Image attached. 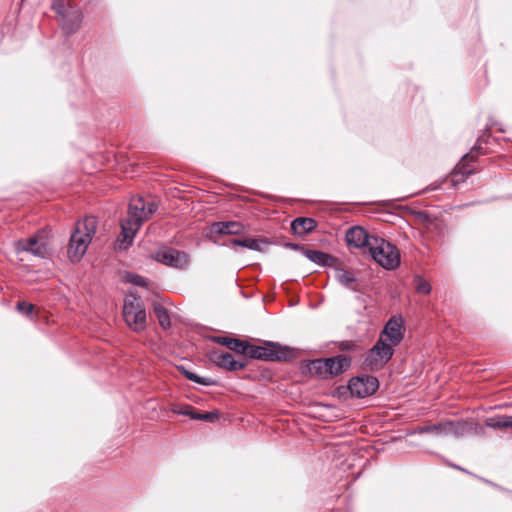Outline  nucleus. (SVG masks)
<instances>
[{
    "instance_id": "1",
    "label": "nucleus",
    "mask_w": 512,
    "mask_h": 512,
    "mask_svg": "<svg viewBox=\"0 0 512 512\" xmlns=\"http://www.w3.org/2000/svg\"><path fill=\"white\" fill-rule=\"evenodd\" d=\"M96 231L94 218H86L83 223L78 222L70 235L67 255L71 262H79L86 253Z\"/></svg>"
},
{
    "instance_id": "2",
    "label": "nucleus",
    "mask_w": 512,
    "mask_h": 512,
    "mask_svg": "<svg viewBox=\"0 0 512 512\" xmlns=\"http://www.w3.org/2000/svg\"><path fill=\"white\" fill-rule=\"evenodd\" d=\"M123 318L127 326L134 332H143L147 327V315L142 298L130 293L124 299Z\"/></svg>"
},
{
    "instance_id": "3",
    "label": "nucleus",
    "mask_w": 512,
    "mask_h": 512,
    "mask_svg": "<svg viewBox=\"0 0 512 512\" xmlns=\"http://www.w3.org/2000/svg\"><path fill=\"white\" fill-rule=\"evenodd\" d=\"M372 259L386 270H395L400 265V254L391 242L375 236L368 250Z\"/></svg>"
},
{
    "instance_id": "4",
    "label": "nucleus",
    "mask_w": 512,
    "mask_h": 512,
    "mask_svg": "<svg viewBox=\"0 0 512 512\" xmlns=\"http://www.w3.org/2000/svg\"><path fill=\"white\" fill-rule=\"evenodd\" d=\"M396 346L378 337L363 360V368L369 371H379L393 358Z\"/></svg>"
},
{
    "instance_id": "5",
    "label": "nucleus",
    "mask_w": 512,
    "mask_h": 512,
    "mask_svg": "<svg viewBox=\"0 0 512 512\" xmlns=\"http://www.w3.org/2000/svg\"><path fill=\"white\" fill-rule=\"evenodd\" d=\"M379 380L373 375H358L352 377L346 387H339L338 392L341 394L342 390L347 389L352 397L365 398L374 395L379 389Z\"/></svg>"
},
{
    "instance_id": "6",
    "label": "nucleus",
    "mask_w": 512,
    "mask_h": 512,
    "mask_svg": "<svg viewBox=\"0 0 512 512\" xmlns=\"http://www.w3.org/2000/svg\"><path fill=\"white\" fill-rule=\"evenodd\" d=\"M467 423L460 421L438 422L430 425L419 426L414 430L416 434L433 433L436 436L453 435L455 437L463 436L467 431Z\"/></svg>"
},
{
    "instance_id": "7",
    "label": "nucleus",
    "mask_w": 512,
    "mask_h": 512,
    "mask_svg": "<svg viewBox=\"0 0 512 512\" xmlns=\"http://www.w3.org/2000/svg\"><path fill=\"white\" fill-rule=\"evenodd\" d=\"M154 259L166 266L185 270L190 264V256L185 251L173 247H160L154 254Z\"/></svg>"
},
{
    "instance_id": "8",
    "label": "nucleus",
    "mask_w": 512,
    "mask_h": 512,
    "mask_svg": "<svg viewBox=\"0 0 512 512\" xmlns=\"http://www.w3.org/2000/svg\"><path fill=\"white\" fill-rule=\"evenodd\" d=\"M262 349L263 361L267 362H291L295 357L291 347L274 341L263 340Z\"/></svg>"
},
{
    "instance_id": "9",
    "label": "nucleus",
    "mask_w": 512,
    "mask_h": 512,
    "mask_svg": "<svg viewBox=\"0 0 512 512\" xmlns=\"http://www.w3.org/2000/svg\"><path fill=\"white\" fill-rule=\"evenodd\" d=\"M210 360L219 368L229 372H236L247 367L246 361L236 360L231 353L221 350H213L210 352Z\"/></svg>"
},
{
    "instance_id": "10",
    "label": "nucleus",
    "mask_w": 512,
    "mask_h": 512,
    "mask_svg": "<svg viewBox=\"0 0 512 512\" xmlns=\"http://www.w3.org/2000/svg\"><path fill=\"white\" fill-rule=\"evenodd\" d=\"M404 332L405 328L403 326L402 318L392 316L384 325L379 337L395 346H398L404 338Z\"/></svg>"
},
{
    "instance_id": "11",
    "label": "nucleus",
    "mask_w": 512,
    "mask_h": 512,
    "mask_svg": "<svg viewBox=\"0 0 512 512\" xmlns=\"http://www.w3.org/2000/svg\"><path fill=\"white\" fill-rule=\"evenodd\" d=\"M477 149H479V147H472L471 151L463 155L459 163L455 166L449 179L452 186L457 187L461 182H464L470 174L473 173V169L469 168L467 164L468 162L475 161L474 151Z\"/></svg>"
},
{
    "instance_id": "12",
    "label": "nucleus",
    "mask_w": 512,
    "mask_h": 512,
    "mask_svg": "<svg viewBox=\"0 0 512 512\" xmlns=\"http://www.w3.org/2000/svg\"><path fill=\"white\" fill-rule=\"evenodd\" d=\"M352 359L346 354H338L324 358L326 378L335 377L346 372L351 366Z\"/></svg>"
},
{
    "instance_id": "13",
    "label": "nucleus",
    "mask_w": 512,
    "mask_h": 512,
    "mask_svg": "<svg viewBox=\"0 0 512 512\" xmlns=\"http://www.w3.org/2000/svg\"><path fill=\"white\" fill-rule=\"evenodd\" d=\"M368 232L360 227L353 226L346 231L345 239L349 248H367L369 250L372 238Z\"/></svg>"
},
{
    "instance_id": "14",
    "label": "nucleus",
    "mask_w": 512,
    "mask_h": 512,
    "mask_svg": "<svg viewBox=\"0 0 512 512\" xmlns=\"http://www.w3.org/2000/svg\"><path fill=\"white\" fill-rule=\"evenodd\" d=\"M62 30L66 35H72L78 31L82 23V13L73 6L63 14L59 15Z\"/></svg>"
},
{
    "instance_id": "15",
    "label": "nucleus",
    "mask_w": 512,
    "mask_h": 512,
    "mask_svg": "<svg viewBox=\"0 0 512 512\" xmlns=\"http://www.w3.org/2000/svg\"><path fill=\"white\" fill-rule=\"evenodd\" d=\"M121 234L117 238L116 246L120 250H126L131 246L133 238L140 227H136L129 219H122L120 222Z\"/></svg>"
},
{
    "instance_id": "16",
    "label": "nucleus",
    "mask_w": 512,
    "mask_h": 512,
    "mask_svg": "<svg viewBox=\"0 0 512 512\" xmlns=\"http://www.w3.org/2000/svg\"><path fill=\"white\" fill-rule=\"evenodd\" d=\"M144 206L145 200L143 197L133 198L129 203L126 219L131 220L136 227H141L144 223V217H142L145 210Z\"/></svg>"
},
{
    "instance_id": "17",
    "label": "nucleus",
    "mask_w": 512,
    "mask_h": 512,
    "mask_svg": "<svg viewBox=\"0 0 512 512\" xmlns=\"http://www.w3.org/2000/svg\"><path fill=\"white\" fill-rule=\"evenodd\" d=\"M17 252L31 253L37 257H44L46 247L44 244H39L37 238L32 237L28 239H20L16 245Z\"/></svg>"
},
{
    "instance_id": "18",
    "label": "nucleus",
    "mask_w": 512,
    "mask_h": 512,
    "mask_svg": "<svg viewBox=\"0 0 512 512\" xmlns=\"http://www.w3.org/2000/svg\"><path fill=\"white\" fill-rule=\"evenodd\" d=\"M179 414L188 416L189 418H191L193 420L203 421V422H207V423H214L220 417L219 412L216 410L202 413V412L195 410L191 405H185L179 411Z\"/></svg>"
},
{
    "instance_id": "19",
    "label": "nucleus",
    "mask_w": 512,
    "mask_h": 512,
    "mask_svg": "<svg viewBox=\"0 0 512 512\" xmlns=\"http://www.w3.org/2000/svg\"><path fill=\"white\" fill-rule=\"evenodd\" d=\"M212 231L219 235H239L244 231V226L237 221H219L213 223Z\"/></svg>"
},
{
    "instance_id": "20",
    "label": "nucleus",
    "mask_w": 512,
    "mask_h": 512,
    "mask_svg": "<svg viewBox=\"0 0 512 512\" xmlns=\"http://www.w3.org/2000/svg\"><path fill=\"white\" fill-rule=\"evenodd\" d=\"M210 339L212 342L225 346L236 354L242 355L245 351L246 340L227 336H212Z\"/></svg>"
},
{
    "instance_id": "21",
    "label": "nucleus",
    "mask_w": 512,
    "mask_h": 512,
    "mask_svg": "<svg viewBox=\"0 0 512 512\" xmlns=\"http://www.w3.org/2000/svg\"><path fill=\"white\" fill-rule=\"evenodd\" d=\"M317 227V221L310 217H297L291 222V230L295 235H306Z\"/></svg>"
},
{
    "instance_id": "22",
    "label": "nucleus",
    "mask_w": 512,
    "mask_h": 512,
    "mask_svg": "<svg viewBox=\"0 0 512 512\" xmlns=\"http://www.w3.org/2000/svg\"><path fill=\"white\" fill-rule=\"evenodd\" d=\"M267 244L268 241L265 239L246 237L242 239H231L228 245L231 247L240 246L252 251H263V247Z\"/></svg>"
},
{
    "instance_id": "23",
    "label": "nucleus",
    "mask_w": 512,
    "mask_h": 512,
    "mask_svg": "<svg viewBox=\"0 0 512 512\" xmlns=\"http://www.w3.org/2000/svg\"><path fill=\"white\" fill-rule=\"evenodd\" d=\"M302 370L303 373L305 374L316 376L322 379H327L324 358H317L305 361Z\"/></svg>"
},
{
    "instance_id": "24",
    "label": "nucleus",
    "mask_w": 512,
    "mask_h": 512,
    "mask_svg": "<svg viewBox=\"0 0 512 512\" xmlns=\"http://www.w3.org/2000/svg\"><path fill=\"white\" fill-rule=\"evenodd\" d=\"M177 368L181 372V374L191 382L197 383L202 386H213L217 383L215 379L210 377L199 376L195 372L187 369L182 365L178 366Z\"/></svg>"
},
{
    "instance_id": "25",
    "label": "nucleus",
    "mask_w": 512,
    "mask_h": 512,
    "mask_svg": "<svg viewBox=\"0 0 512 512\" xmlns=\"http://www.w3.org/2000/svg\"><path fill=\"white\" fill-rule=\"evenodd\" d=\"M303 254L310 261L321 266H329L330 261L334 259L331 255L315 249H305Z\"/></svg>"
},
{
    "instance_id": "26",
    "label": "nucleus",
    "mask_w": 512,
    "mask_h": 512,
    "mask_svg": "<svg viewBox=\"0 0 512 512\" xmlns=\"http://www.w3.org/2000/svg\"><path fill=\"white\" fill-rule=\"evenodd\" d=\"M485 425L491 429L512 427V415H496L485 420Z\"/></svg>"
},
{
    "instance_id": "27",
    "label": "nucleus",
    "mask_w": 512,
    "mask_h": 512,
    "mask_svg": "<svg viewBox=\"0 0 512 512\" xmlns=\"http://www.w3.org/2000/svg\"><path fill=\"white\" fill-rule=\"evenodd\" d=\"M335 277L337 281L345 288L350 289L352 291L357 290V288L354 286L357 280L353 273L345 269H337Z\"/></svg>"
},
{
    "instance_id": "28",
    "label": "nucleus",
    "mask_w": 512,
    "mask_h": 512,
    "mask_svg": "<svg viewBox=\"0 0 512 512\" xmlns=\"http://www.w3.org/2000/svg\"><path fill=\"white\" fill-rule=\"evenodd\" d=\"M153 312L158 319L160 326L166 330L170 328L171 322L167 309L160 303H154Z\"/></svg>"
},
{
    "instance_id": "29",
    "label": "nucleus",
    "mask_w": 512,
    "mask_h": 512,
    "mask_svg": "<svg viewBox=\"0 0 512 512\" xmlns=\"http://www.w3.org/2000/svg\"><path fill=\"white\" fill-rule=\"evenodd\" d=\"M262 344L261 345H255L251 344L250 342L246 341L245 343V351L242 353L241 356H244L246 358H251L258 361H263V353H262Z\"/></svg>"
},
{
    "instance_id": "30",
    "label": "nucleus",
    "mask_w": 512,
    "mask_h": 512,
    "mask_svg": "<svg viewBox=\"0 0 512 512\" xmlns=\"http://www.w3.org/2000/svg\"><path fill=\"white\" fill-rule=\"evenodd\" d=\"M415 290L418 293L428 295L431 293L432 287L430 283L423 277L417 275L414 278Z\"/></svg>"
},
{
    "instance_id": "31",
    "label": "nucleus",
    "mask_w": 512,
    "mask_h": 512,
    "mask_svg": "<svg viewBox=\"0 0 512 512\" xmlns=\"http://www.w3.org/2000/svg\"><path fill=\"white\" fill-rule=\"evenodd\" d=\"M73 7L69 0H52L51 8L59 16Z\"/></svg>"
},
{
    "instance_id": "32",
    "label": "nucleus",
    "mask_w": 512,
    "mask_h": 512,
    "mask_svg": "<svg viewBox=\"0 0 512 512\" xmlns=\"http://www.w3.org/2000/svg\"><path fill=\"white\" fill-rule=\"evenodd\" d=\"M126 281L139 287H145L147 285V280L136 273H127Z\"/></svg>"
},
{
    "instance_id": "33",
    "label": "nucleus",
    "mask_w": 512,
    "mask_h": 512,
    "mask_svg": "<svg viewBox=\"0 0 512 512\" xmlns=\"http://www.w3.org/2000/svg\"><path fill=\"white\" fill-rule=\"evenodd\" d=\"M16 310L21 314L29 317L34 312V305L26 301H19L16 304Z\"/></svg>"
},
{
    "instance_id": "34",
    "label": "nucleus",
    "mask_w": 512,
    "mask_h": 512,
    "mask_svg": "<svg viewBox=\"0 0 512 512\" xmlns=\"http://www.w3.org/2000/svg\"><path fill=\"white\" fill-rule=\"evenodd\" d=\"M145 210L143 211L144 214L142 215V217H144V222L146 220H148L158 209V205L151 201V202H145V206H144Z\"/></svg>"
},
{
    "instance_id": "35",
    "label": "nucleus",
    "mask_w": 512,
    "mask_h": 512,
    "mask_svg": "<svg viewBox=\"0 0 512 512\" xmlns=\"http://www.w3.org/2000/svg\"><path fill=\"white\" fill-rule=\"evenodd\" d=\"M448 181V177H445L443 179H440L438 181H435L434 183L430 184L429 186H427L424 190H422L421 192H419L418 194H423V193H426L428 191H434V190H438L441 188V186Z\"/></svg>"
},
{
    "instance_id": "36",
    "label": "nucleus",
    "mask_w": 512,
    "mask_h": 512,
    "mask_svg": "<svg viewBox=\"0 0 512 512\" xmlns=\"http://www.w3.org/2000/svg\"><path fill=\"white\" fill-rule=\"evenodd\" d=\"M359 346L353 341H344L339 345L341 351H356Z\"/></svg>"
},
{
    "instance_id": "37",
    "label": "nucleus",
    "mask_w": 512,
    "mask_h": 512,
    "mask_svg": "<svg viewBox=\"0 0 512 512\" xmlns=\"http://www.w3.org/2000/svg\"><path fill=\"white\" fill-rule=\"evenodd\" d=\"M286 246L290 247L293 250H300L303 253H304V250H305L304 246H302L301 244H297V243H288Z\"/></svg>"
},
{
    "instance_id": "38",
    "label": "nucleus",
    "mask_w": 512,
    "mask_h": 512,
    "mask_svg": "<svg viewBox=\"0 0 512 512\" xmlns=\"http://www.w3.org/2000/svg\"><path fill=\"white\" fill-rule=\"evenodd\" d=\"M480 479H481L483 482H485V483H487V484H489V485H491V486H493V487H495V488H497V489H499V490H501V491H507V490H506V489H504L503 487H500L499 485H497V484L493 483V482H492V481H490V480H487V479H484V478H480Z\"/></svg>"
},
{
    "instance_id": "39",
    "label": "nucleus",
    "mask_w": 512,
    "mask_h": 512,
    "mask_svg": "<svg viewBox=\"0 0 512 512\" xmlns=\"http://www.w3.org/2000/svg\"><path fill=\"white\" fill-rule=\"evenodd\" d=\"M450 466H451V467H453V468H455V469L461 470V471H463V472H465V473L471 474V473H470V472H468L466 469H464V468H462V467H460V466H458V465H456V464H450Z\"/></svg>"
}]
</instances>
